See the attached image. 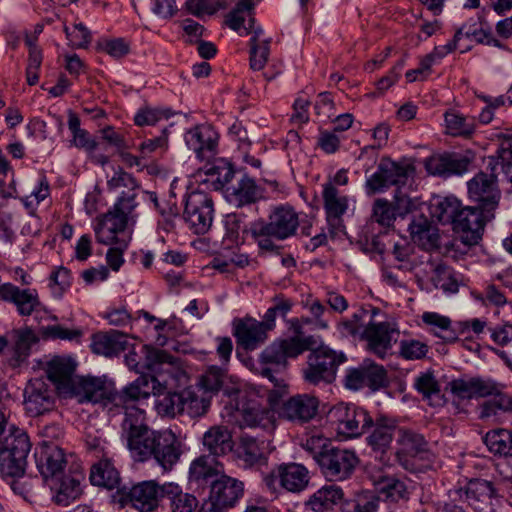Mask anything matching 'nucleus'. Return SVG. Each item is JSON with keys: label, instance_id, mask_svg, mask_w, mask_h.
I'll use <instances>...</instances> for the list:
<instances>
[{"label": "nucleus", "instance_id": "f257e3e1", "mask_svg": "<svg viewBox=\"0 0 512 512\" xmlns=\"http://www.w3.org/2000/svg\"><path fill=\"white\" fill-rule=\"evenodd\" d=\"M287 324L293 336L272 342L260 354V375L273 384L268 394L271 405H276L285 393V381L277 375L286 369L288 359L297 358L315 344L313 336H304L303 323L299 318H292Z\"/></svg>", "mask_w": 512, "mask_h": 512}, {"label": "nucleus", "instance_id": "f03ea898", "mask_svg": "<svg viewBox=\"0 0 512 512\" xmlns=\"http://www.w3.org/2000/svg\"><path fill=\"white\" fill-rule=\"evenodd\" d=\"M299 226L295 210L289 206L276 207L266 220L258 219L250 223L249 233L262 251L275 252L278 241L294 235Z\"/></svg>", "mask_w": 512, "mask_h": 512}, {"label": "nucleus", "instance_id": "7ed1b4c3", "mask_svg": "<svg viewBox=\"0 0 512 512\" xmlns=\"http://www.w3.org/2000/svg\"><path fill=\"white\" fill-rule=\"evenodd\" d=\"M346 361L347 357L342 351L322 345L309 353L303 377L313 385L320 382L330 383L335 379L338 366Z\"/></svg>", "mask_w": 512, "mask_h": 512}, {"label": "nucleus", "instance_id": "20e7f679", "mask_svg": "<svg viewBox=\"0 0 512 512\" xmlns=\"http://www.w3.org/2000/svg\"><path fill=\"white\" fill-rule=\"evenodd\" d=\"M359 463L355 451L328 445L317 456L321 474L329 481H344L351 477Z\"/></svg>", "mask_w": 512, "mask_h": 512}, {"label": "nucleus", "instance_id": "39448f33", "mask_svg": "<svg viewBox=\"0 0 512 512\" xmlns=\"http://www.w3.org/2000/svg\"><path fill=\"white\" fill-rule=\"evenodd\" d=\"M31 443L26 433L17 431L0 440V469L4 475L22 476L27 465Z\"/></svg>", "mask_w": 512, "mask_h": 512}, {"label": "nucleus", "instance_id": "423d86ee", "mask_svg": "<svg viewBox=\"0 0 512 512\" xmlns=\"http://www.w3.org/2000/svg\"><path fill=\"white\" fill-rule=\"evenodd\" d=\"M413 171L414 167L405 161L396 162L390 158H382L377 170L365 181L366 194L374 195L391 186L405 185Z\"/></svg>", "mask_w": 512, "mask_h": 512}, {"label": "nucleus", "instance_id": "0eeeda50", "mask_svg": "<svg viewBox=\"0 0 512 512\" xmlns=\"http://www.w3.org/2000/svg\"><path fill=\"white\" fill-rule=\"evenodd\" d=\"M39 338L29 327L13 329L6 336H0V353L4 352L7 364L13 368L22 367L31 355L32 347Z\"/></svg>", "mask_w": 512, "mask_h": 512}, {"label": "nucleus", "instance_id": "6e6552de", "mask_svg": "<svg viewBox=\"0 0 512 512\" xmlns=\"http://www.w3.org/2000/svg\"><path fill=\"white\" fill-rule=\"evenodd\" d=\"M244 484L236 478L222 475L211 483L210 493L201 512H227L243 496Z\"/></svg>", "mask_w": 512, "mask_h": 512}, {"label": "nucleus", "instance_id": "1a4fd4ad", "mask_svg": "<svg viewBox=\"0 0 512 512\" xmlns=\"http://www.w3.org/2000/svg\"><path fill=\"white\" fill-rule=\"evenodd\" d=\"M309 480L308 469L294 462L280 464L264 477V482L269 489L276 491L280 487L292 493L305 490Z\"/></svg>", "mask_w": 512, "mask_h": 512}, {"label": "nucleus", "instance_id": "9d476101", "mask_svg": "<svg viewBox=\"0 0 512 512\" xmlns=\"http://www.w3.org/2000/svg\"><path fill=\"white\" fill-rule=\"evenodd\" d=\"M23 397L26 413L32 417H37L54 409L56 391L48 380L38 377L27 382L23 391Z\"/></svg>", "mask_w": 512, "mask_h": 512}, {"label": "nucleus", "instance_id": "9b49d317", "mask_svg": "<svg viewBox=\"0 0 512 512\" xmlns=\"http://www.w3.org/2000/svg\"><path fill=\"white\" fill-rule=\"evenodd\" d=\"M213 200L203 191H193L185 199L183 217L195 234L206 233L213 221Z\"/></svg>", "mask_w": 512, "mask_h": 512}, {"label": "nucleus", "instance_id": "f8f14e48", "mask_svg": "<svg viewBox=\"0 0 512 512\" xmlns=\"http://www.w3.org/2000/svg\"><path fill=\"white\" fill-rule=\"evenodd\" d=\"M399 331L389 322H374L369 319L361 333V339L366 342V349L383 359L397 341Z\"/></svg>", "mask_w": 512, "mask_h": 512}, {"label": "nucleus", "instance_id": "ddd939ff", "mask_svg": "<svg viewBox=\"0 0 512 512\" xmlns=\"http://www.w3.org/2000/svg\"><path fill=\"white\" fill-rule=\"evenodd\" d=\"M332 416L336 418L337 431L347 438H356L367 433L372 417L363 408L349 405L335 407Z\"/></svg>", "mask_w": 512, "mask_h": 512}, {"label": "nucleus", "instance_id": "4468645a", "mask_svg": "<svg viewBox=\"0 0 512 512\" xmlns=\"http://www.w3.org/2000/svg\"><path fill=\"white\" fill-rule=\"evenodd\" d=\"M479 172L468 183L470 199L479 203V207L485 212L493 211L499 203L500 191L497 188L495 174Z\"/></svg>", "mask_w": 512, "mask_h": 512}, {"label": "nucleus", "instance_id": "2eb2a0df", "mask_svg": "<svg viewBox=\"0 0 512 512\" xmlns=\"http://www.w3.org/2000/svg\"><path fill=\"white\" fill-rule=\"evenodd\" d=\"M184 140L198 159L209 161L217 153L219 134L213 126L200 124L190 128L185 133Z\"/></svg>", "mask_w": 512, "mask_h": 512}, {"label": "nucleus", "instance_id": "dca6fc26", "mask_svg": "<svg viewBox=\"0 0 512 512\" xmlns=\"http://www.w3.org/2000/svg\"><path fill=\"white\" fill-rule=\"evenodd\" d=\"M68 392L76 397L79 403H101L105 407L111 405L112 390L98 377H76Z\"/></svg>", "mask_w": 512, "mask_h": 512}, {"label": "nucleus", "instance_id": "f3484780", "mask_svg": "<svg viewBox=\"0 0 512 512\" xmlns=\"http://www.w3.org/2000/svg\"><path fill=\"white\" fill-rule=\"evenodd\" d=\"M460 498H465L467 503L476 512H488L493 510V501L498 494L491 481L485 479H471L464 488L455 491Z\"/></svg>", "mask_w": 512, "mask_h": 512}, {"label": "nucleus", "instance_id": "a211bd4d", "mask_svg": "<svg viewBox=\"0 0 512 512\" xmlns=\"http://www.w3.org/2000/svg\"><path fill=\"white\" fill-rule=\"evenodd\" d=\"M483 210L479 207H461L454 222L453 229L461 233V241L473 246L478 244L484 231Z\"/></svg>", "mask_w": 512, "mask_h": 512}, {"label": "nucleus", "instance_id": "6ab92c4d", "mask_svg": "<svg viewBox=\"0 0 512 512\" xmlns=\"http://www.w3.org/2000/svg\"><path fill=\"white\" fill-rule=\"evenodd\" d=\"M237 174L229 161L218 158L212 162L208 161L199 171L198 177L208 187L215 191L221 190L226 194L228 186H231Z\"/></svg>", "mask_w": 512, "mask_h": 512}, {"label": "nucleus", "instance_id": "aec40b11", "mask_svg": "<svg viewBox=\"0 0 512 512\" xmlns=\"http://www.w3.org/2000/svg\"><path fill=\"white\" fill-rule=\"evenodd\" d=\"M233 336L245 350H255L268 338V331L260 321L252 317L233 320Z\"/></svg>", "mask_w": 512, "mask_h": 512}, {"label": "nucleus", "instance_id": "412c9836", "mask_svg": "<svg viewBox=\"0 0 512 512\" xmlns=\"http://www.w3.org/2000/svg\"><path fill=\"white\" fill-rule=\"evenodd\" d=\"M0 299L15 305L20 316H30L38 311L41 302L36 289H21L12 283L0 286Z\"/></svg>", "mask_w": 512, "mask_h": 512}, {"label": "nucleus", "instance_id": "4be33fe9", "mask_svg": "<svg viewBox=\"0 0 512 512\" xmlns=\"http://www.w3.org/2000/svg\"><path fill=\"white\" fill-rule=\"evenodd\" d=\"M82 479V473L69 471V473H64L47 481L53 494V501L60 506H68L71 502L75 501L82 492Z\"/></svg>", "mask_w": 512, "mask_h": 512}, {"label": "nucleus", "instance_id": "5701e85b", "mask_svg": "<svg viewBox=\"0 0 512 512\" xmlns=\"http://www.w3.org/2000/svg\"><path fill=\"white\" fill-rule=\"evenodd\" d=\"M319 401L307 394H298L286 400L280 409L281 417L296 423H306L315 417Z\"/></svg>", "mask_w": 512, "mask_h": 512}, {"label": "nucleus", "instance_id": "b1692460", "mask_svg": "<svg viewBox=\"0 0 512 512\" xmlns=\"http://www.w3.org/2000/svg\"><path fill=\"white\" fill-rule=\"evenodd\" d=\"M39 472L49 481L65 473L68 461L62 448L57 445H46L35 454Z\"/></svg>", "mask_w": 512, "mask_h": 512}, {"label": "nucleus", "instance_id": "393cba45", "mask_svg": "<svg viewBox=\"0 0 512 512\" xmlns=\"http://www.w3.org/2000/svg\"><path fill=\"white\" fill-rule=\"evenodd\" d=\"M263 196L262 188L255 180L245 173H238L231 186H228L225 197L236 205L244 206L255 203Z\"/></svg>", "mask_w": 512, "mask_h": 512}, {"label": "nucleus", "instance_id": "a878e982", "mask_svg": "<svg viewBox=\"0 0 512 512\" xmlns=\"http://www.w3.org/2000/svg\"><path fill=\"white\" fill-rule=\"evenodd\" d=\"M424 260L422 264V272L429 276L436 288H440L445 292L455 293L458 291V280L453 270L443 264L440 260L434 258L431 254L426 253L421 256Z\"/></svg>", "mask_w": 512, "mask_h": 512}, {"label": "nucleus", "instance_id": "bb28decb", "mask_svg": "<svg viewBox=\"0 0 512 512\" xmlns=\"http://www.w3.org/2000/svg\"><path fill=\"white\" fill-rule=\"evenodd\" d=\"M397 423L394 419L384 415L372 418L369 425L367 444L376 452L385 453L391 446Z\"/></svg>", "mask_w": 512, "mask_h": 512}, {"label": "nucleus", "instance_id": "cd10ccee", "mask_svg": "<svg viewBox=\"0 0 512 512\" xmlns=\"http://www.w3.org/2000/svg\"><path fill=\"white\" fill-rule=\"evenodd\" d=\"M152 458L165 470L171 469L179 460L176 435L169 429L157 431L152 447Z\"/></svg>", "mask_w": 512, "mask_h": 512}, {"label": "nucleus", "instance_id": "c85d7f7f", "mask_svg": "<svg viewBox=\"0 0 512 512\" xmlns=\"http://www.w3.org/2000/svg\"><path fill=\"white\" fill-rule=\"evenodd\" d=\"M235 456L246 468L265 463L268 455V444L264 440L243 435L235 448Z\"/></svg>", "mask_w": 512, "mask_h": 512}, {"label": "nucleus", "instance_id": "c756f323", "mask_svg": "<svg viewBox=\"0 0 512 512\" xmlns=\"http://www.w3.org/2000/svg\"><path fill=\"white\" fill-rule=\"evenodd\" d=\"M76 363L70 357L54 356L47 361L45 371L48 376V381L63 392H68L72 383L76 379L73 376Z\"/></svg>", "mask_w": 512, "mask_h": 512}, {"label": "nucleus", "instance_id": "7c9ffc66", "mask_svg": "<svg viewBox=\"0 0 512 512\" xmlns=\"http://www.w3.org/2000/svg\"><path fill=\"white\" fill-rule=\"evenodd\" d=\"M129 500L133 507L141 512H151L157 506L162 497V486L155 481H144L134 485L129 493Z\"/></svg>", "mask_w": 512, "mask_h": 512}, {"label": "nucleus", "instance_id": "2f4dec72", "mask_svg": "<svg viewBox=\"0 0 512 512\" xmlns=\"http://www.w3.org/2000/svg\"><path fill=\"white\" fill-rule=\"evenodd\" d=\"M411 239L426 252L439 248L438 229L423 215L416 216L409 224Z\"/></svg>", "mask_w": 512, "mask_h": 512}, {"label": "nucleus", "instance_id": "473e14b6", "mask_svg": "<svg viewBox=\"0 0 512 512\" xmlns=\"http://www.w3.org/2000/svg\"><path fill=\"white\" fill-rule=\"evenodd\" d=\"M233 417L241 428L268 429L272 427L274 420L271 411L256 403L237 408Z\"/></svg>", "mask_w": 512, "mask_h": 512}, {"label": "nucleus", "instance_id": "72a5a7b5", "mask_svg": "<svg viewBox=\"0 0 512 512\" xmlns=\"http://www.w3.org/2000/svg\"><path fill=\"white\" fill-rule=\"evenodd\" d=\"M425 168L431 175L448 177L464 173L468 168V161L455 154H438L426 159Z\"/></svg>", "mask_w": 512, "mask_h": 512}, {"label": "nucleus", "instance_id": "f704fd0d", "mask_svg": "<svg viewBox=\"0 0 512 512\" xmlns=\"http://www.w3.org/2000/svg\"><path fill=\"white\" fill-rule=\"evenodd\" d=\"M127 335L118 330L99 332L92 336L91 349L97 355L116 356L127 348Z\"/></svg>", "mask_w": 512, "mask_h": 512}, {"label": "nucleus", "instance_id": "c9c22d12", "mask_svg": "<svg viewBox=\"0 0 512 512\" xmlns=\"http://www.w3.org/2000/svg\"><path fill=\"white\" fill-rule=\"evenodd\" d=\"M124 221L112 214L106 213L94 227L96 239L104 245H116L120 239H129Z\"/></svg>", "mask_w": 512, "mask_h": 512}, {"label": "nucleus", "instance_id": "e433bc0d", "mask_svg": "<svg viewBox=\"0 0 512 512\" xmlns=\"http://www.w3.org/2000/svg\"><path fill=\"white\" fill-rule=\"evenodd\" d=\"M241 28L246 31V34H252L250 39V68L254 71H259L264 68L268 61L270 41L259 40L263 30L259 27L254 28V18H249L248 26H245L243 23Z\"/></svg>", "mask_w": 512, "mask_h": 512}, {"label": "nucleus", "instance_id": "4c0bfd02", "mask_svg": "<svg viewBox=\"0 0 512 512\" xmlns=\"http://www.w3.org/2000/svg\"><path fill=\"white\" fill-rule=\"evenodd\" d=\"M162 497L168 501L170 512H195L199 505L193 494L184 492L175 483L162 485Z\"/></svg>", "mask_w": 512, "mask_h": 512}, {"label": "nucleus", "instance_id": "58836bf2", "mask_svg": "<svg viewBox=\"0 0 512 512\" xmlns=\"http://www.w3.org/2000/svg\"><path fill=\"white\" fill-rule=\"evenodd\" d=\"M379 495L388 502L397 503L408 500L409 491L406 483L392 475L381 474L373 479Z\"/></svg>", "mask_w": 512, "mask_h": 512}, {"label": "nucleus", "instance_id": "ea45409f", "mask_svg": "<svg viewBox=\"0 0 512 512\" xmlns=\"http://www.w3.org/2000/svg\"><path fill=\"white\" fill-rule=\"evenodd\" d=\"M203 445L212 457H219L232 450V436L224 426H213L203 435Z\"/></svg>", "mask_w": 512, "mask_h": 512}, {"label": "nucleus", "instance_id": "a19ab883", "mask_svg": "<svg viewBox=\"0 0 512 512\" xmlns=\"http://www.w3.org/2000/svg\"><path fill=\"white\" fill-rule=\"evenodd\" d=\"M343 490L337 485H325L307 501V507L314 512H325L343 499Z\"/></svg>", "mask_w": 512, "mask_h": 512}, {"label": "nucleus", "instance_id": "79ce46f5", "mask_svg": "<svg viewBox=\"0 0 512 512\" xmlns=\"http://www.w3.org/2000/svg\"><path fill=\"white\" fill-rule=\"evenodd\" d=\"M156 434V430L147 427L126 439L128 448L137 461H146L152 458V447Z\"/></svg>", "mask_w": 512, "mask_h": 512}, {"label": "nucleus", "instance_id": "37998d69", "mask_svg": "<svg viewBox=\"0 0 512 512\" xmlns=\"http://www.w3.org/2000/svg\"><path fill=\"white\" fill-rule=\"evenodd\" d=\"M223 471L222 465L211 455L194 459L189 468V479L197 483L207 482Z\"/></svg>", "mask_w": 512, "mask_h": 512}, {"label": "nucleus", "instance_id": "c03bdc74", "mask_svg": "<svg viewBox=\"0 0 512 512\" xmlns=\"http://www.w3.org/2000/svg\"><path fill=\"white\" fill-rule=\"evenodd\" d=\"M461 207V202L454 196L436 197L431 203V215L442 224L453 225Z\"/></svg>", "mask_w": 512, "mask_h": 512}, {"label": "nucleus", "instance_id": "a18cd8bd", "mask_svg": "<svg viewBox=\"0 0 512 512\" xmlns=\"http://www.w3.org/2000/svg\"><path fill=\"white\" fill-rule=\"evenodd\" d=\"M195 391L194 389L188 388L181 391V414L186 413L191 418L201 417L206 414L210 407V396L207 397Z\"/></svg>", "mask_w": 512, "mask_h": 512}, {"label": "nucleus", "instance_id": "49530a36", "mask_svg": "<svg viewBox=\"0 0 512 512\" xmlns=\"http://www.w3.org/2000/svg\"><path fill=\"white\" fill-rule=\"evenodd\" d=\"M378 311L376 309H366L359 308L356 312L353 313L351 318L344 319L338 323V331L341 335L348 336H359L361 338V333L365 328L369 319H373L374 315Z\"/></svg>", "mask_w": 512, "mask_h": 512}, {"label": "nucleus", "instance_id": "de8ad7c7", "mask_svg": "<svg viewBox=\"0 0 512 512\" xmlns=\"http://www.w3.org/2000/svg\"><path fill=\"white\" fill-rule=\"evenodd\" d=\"M90 480L93 485L114 489L120 482V476L109 460H101L92 466Z\"/></svg>", "mask_w": 512, "mask_h": 512}, {"label": "nucleus", "instance_id": "09e8293b", "mask_svg": "<svg viewBox=\"0 0 512 512\" xmlns=\"http://www.w3.org/2000/svg\"><path fill=\"white\" fill-rule=\"evenodd\" d=\"M423 322L430 326V332L445 342H454L458 339L455 329L451 328V320L435 312H425L422 315Z\"/></svg>", "mask_w": 512, "mask_h": 512}, {"label": "nucleus", "instance_id": "8fccbe9b", "mask_svg": "<svg viewBox=\"0 0 512 512\" xmlns=\"http://www.w3.org/2000/svg\"><path fill=\"white\" fill-rule=\"evenodd\" d=\"M324 207L329 223L339 221L347 210V200L338 195L337 189L331 184H326L323 189Z\"/></svg>", "mask_w": 512, "mask_h": 512}, {"label": "nucleus", "instance_id": "3c124183", "mask_svg": "<svg viewBox=\"0 0 512 512\" xmlns=\"http://www.w3.org/2000/svg\"><path fill=\"white\" fill-rule=\"evenodd\" d=\"M489 166L493 172L500 170L508 177L512 183V135L504 136L497 150V155L490 158Z\"/></svg>", "mask_w": 512, "mask_h": 512}, {"label": "nucleus", "instance_id": "603ef678", "mask_svg": "<svg viewBox=\"0 0 512 512\" xmlns=\"http://www.w3.org/2000/svg\"><path fill=\"white\" fill-rule=\"evenodd\" d=\"M397 442L401 446L397 452L399 460L402 454L416 456L424 452L427 446V442L421 434L406 429L399 430Z\"/></svg>", "mask_w": 512, "mask_h": 512}, {"label": "nucleus", "instance_id": "864d4df0", "mask_svg": "<svg viewBox=\"0 0 512 512\" xmlns=\"http://www.w3.org/2000/svg\"><path fill=\"white\" fill-rule=\"evenodd\" d=\"M414 386L423 395L424 399L429 401L430 405L440 406L442 404L439 384L432 373L420 374L416 377Z\"/></svg>", "mask_w": 512, "mask_h": 512}, {"label": "nucleus", "instance_id": "5fc2aeb1", "mask_svg": "<svg viewBox=\"0 0 512 512\" xmlns=\"http://www.w3.org/2000/svg\"><path fill=\"white\" fill-rule=\"evenodd\" d=\"M484 442L488 449L494 454L511 456L512 431L497 429L486 433Z\"/></svg>", "mask_w": 512, "mask_h": 512}, {"label": "nucleus", "instance_id": "6e6d98bb", "mask_svg": "<svg viewBox=\"0 0 512 512\" xmlns=\"http://www.w3.org/2000/svg\"><path fill=\"white\" fill-rule=\"evenodd\" d=\"M136 196V191H123L113 208L107 213L120 218L124 221V224L128 226L129 222L135 221L134 210L137 207V203L135 201Z\"/></svg>", "mask_w": 512, "mask_h": 512}, {"label": "nucleus", "instance_id": "4d7b16f0", "mask_svg": "<svg viewBox=\"0 0 512 512\" xmlns=\"http://www.w3.org/2000/svg\"><path fill=\"white\" fill-rule=\"evenodd\" d=\"M124 409V419L122 421V431L126 439L132 434L137 433L148 426L145 424L144 410L135 405L121 406Z\"/></svg>", "mask_w": 512, "mask_h": 512}, {"label": "nucleus", "instance_id": "13d9d810", "mask_svg": "<svg viewBox=\"0 0 512 512\" xmlns=\"http://www.w3.org/2000/svg\"><path fill=\"white\" fill-rule=\"evenodd\" d=\"M68 128L73 135V144L92 153L96 150L98 143L95 139L91 138L89 133L80 127L79 117L73 113H69Z\"/></svg>", "mask_w": 512, "mask_h": 512}, {"label": "nucleus", "instance_id": "bf43d9fd", "mask_svg": "<svg viewBox=\"0 0 512 512\" xmlns=\"http://www.w3.org/2000/svg\"><path fill=\"white\" fill-rule=\"evenodd\" d=\"M501 413H509L512 415V397L498 391L494 394L492 399L483 403L480 417L489 418L491 416H498Z\"/></svg>", "mask_w": 512, "mask_h": 512}, {"label": "nucleus", "instance_id": "052dcab7", "mask_svg": "<svg viewBox=\"0 0 512 512\" xmlns=\"http://www.w3.org/2000/svg\"><path fill=\"white\" fill-rule=\"evenodd\" d=\"M379 498L371 492L356 495L342 505V512H377Z\"/></svg>", "mask_w": 512, "mask_h": 512}, {"label": "nucleus", "instance_id": "680f3d73", "mask_svg": "<svg viewBox=\"0 0 512 512\" xmlns=\"http://www.w3.org/2000/svg\"><path fill=\"white\" fill-rule=\"evenodd\" d=\"M445 122L448 133L452 136L469 137L475 131L474 119L464 117L455 112L446 113Z\"/></svg>", "mask_w": 512, "mask_h": 512}, {"label": "nucleus", "instance_id": "e2e57ef3", "mask_svg": "<svg viewBox=\"0 0 512 512\" xmlns=\"http://www.w3.org/2000/svg\"><path fill=\"white\" fill-rule=\"evenodd\" d=\"M225 379V371L218 366H210L205 373H203L198 381L199 391L203 393L214 394L217 393Z\"/></svg>", "mask_w": 512, "mask_h": 512}, {"label": "nucleus", "instance_id": "0e129e2a", "mask_svg": "<svg viewBox=\"0 0 512 512\" xmlns=\"http://www.w3.org/2000/svg\"><path fill=\"white\" fill-rule=\"evenodd\" d=\"M362 368L366 387H369L372 390H378L385 386L387 382V373L383 366L370 361H364L362 363Z\"/></svg>", "mask_w": 512, "mask_h": 512}, {"label": "nucleus", "instance_id": "69168bd1", "mask_svg": "<svg viewBox=\"0 0 512 512\" xmlns=\"http://www.w3.org/2000/svg\"><path fill=\"white\" fill-rule=\"evenodd\" d=\"M145 398H147V392L140 391L139 386L134 381L129 386L124 388L122 392L112 391L110 401L111 405L120 407L125 405H134L135 401Z\"/></svg>", "mask_w": 512, "mask_h": 512}, {"label": "nucleus", "instance_id": "338daca9", "mask_svg": "<svg viewBox=\"0 0 512 512\" xmlns=\"http://www.w3.org/2000/svg\"><path fill=\"white\" fill-rule=\"evenodd\" d=\"M181 404V392H169L158 397L155 402V408L158 414L162 416L174 417L176 414H181Z\"/></svg>", "mask_w": 512, "mask_h": 512}, {"label": "nucleus", "instance_id": "774afa93", "mask_svg": "<svg viewBox=\"0 0 512 512\" xmlns=\"http://www.w3.org/2000/svg\"><path fill=\"white\" fill-rule=\"evenodd\" d=\"M400 355L407 360L423 359L429 351V346L417 339H406L400 342Z\"/></svg>", "mask_w": 512, "mask_h": 512}]
</instances>
